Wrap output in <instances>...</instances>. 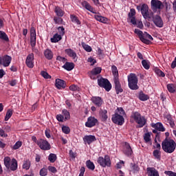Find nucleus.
I'll return each mask as SVG.
<instances>
[{
  "instance_id": "obj_51",
  "label": "nucleus",
  "mask_w": 176,
  "mask_h": 176,
  "mask_svg": "<svg viewBox=\"0 0 176 176\" xmlns=\"http://www.w3.org/2000/svg\"><path fill=\"white\" fill-rule=\"evenodd\" d=\"M155 72L158 76H161L162 78H164L166 76V74H164V72H163L160 69H155Z\"/></svg>"
},
{
  "instance_id": "obj_7",
  "label": "nucleus",
  "mask_w": 176,
  "mask_h": 176,
  "mask_svg": "<svg viewBox=\"0 0 176 176\" xmlns=\"http://www.w3.org/2000/svg\"><path fill=\"white\" fill-rule=\"evenodd\" d=\"M151 7L153 12H157V10H161L164 8V4L160 0H151Z\"/></svg>"
},
{
  "instance_id": "obj_14",
  "label": "nucleus",
  "mask_w": 176,
  "mask_h": 176,
  "mask_svg": "<svg viewBox=\"0 0 176 176\" xmlns=\"http://www.w3.org/2000/svg\"><path fill=\"white\" fill-rule=\"evenodd\" d=\"M123 153L128 156V157H130L133 155V149L131 148V146H130V144L129 142H125L124 148H123Z\"/></svg>"
},
{
  "instance_id": "obj_20",
  "label": "nucleus",
  "mask_w": 176,
  "mask_h": 176,
  "mask_svg": "<svg viewBox=\"0 0 176 176\" xmlns=\"http://www.w3.org/2000/svg\"><path fill=\"white\" fill-rule=\"evenodd\" d=\"M55 86L60 90L61 89H65V87H67V84L64 80L56 78L55 80Z\"/></svg>"
},
{
  "instance_id": "obj_38",
  "label": "nucleus",
  "mask_w": 176,
  "mask_h": 176,
  "mask_svg": "<svg viewBox=\"0 0 176 176\" xmlns=\"http://www.w3.org/2000/svg\"><path fill=\"white\" fill-rule=\"evenodd\" d=\"M61 39H63L61 35H59L58 33H56L54 35L53 38H51V42L52 43H56V42L61 41Z\"/></svg>"
},
{
  "instance_id": "obj_58",
  "label": "nucleus",
  "mask_w": 176,
  "mask_h": 176,
  "mask_svg": "<svg viewBox=\"0 0 176 176\" xmlns=\"http://www.w3.org/2000/svg\"><path fill=\"white\" fill-rule=\"evenodd\" d=\"M144 140L145 142H149L151 141V133H146L144 134Z\"/></svg>"
},
{
  "instance_id": "obj_45",
  "label": "nucleus",
  "mask_w": 176,
  "mask_h": 176,
  "mask_svg": "<svg viewBox=\"0 0 176 176\" xmlns=\"http://www.w3.org/2000/svg\"><path fill=\"white\" fill-rule=\"evenodd\" d=\"M101 67H95L91 71V74H92V75H98L101 74Z\"/></svg>"
},
{
  "instance_id": "obj_53",
  "label": "nucleus",
  "mask_w": 176,
  "mask_h": 176,
  "mask_svg": "<svg viewBox=\"0 0 176 176\" xmlns=\"http://www.w3.org/2000/svg\"><path fill=\"white\" fill-rule=\"evenodd\" d=\"M58 32L60 36H64V34H65V29L63 26H60L58 28Z\"/></svg>"
},
{
  "instance_id": "obj_40",
  "label": "nucleus",
  "mask_w": 176,
  "mask_h": 176,
  "mask_svg": "<svg viewBox=\"0 0 176 176\" xmlns=\"http://www.w3.org/2000/svg\"><path fill=\"white\" fill-rule=\"evenodd\" d=\"M0 39H2V41H5L6 42H9V37L8 36V34L3 31L0 30Z\"/></svg>"
},
{
  "instance_id": "obj_47",
  "label": "nucleus",
  "mask_w": 176,
  "mask_h": 176,
  "mask_svg": "<svg viewBox=\"0 0 176 176\" xmlns=\"http://www.w3.org/2000/svg\"><path fill=\"white\" fill-rule=\"evenodd\" d=\"M142 65L145 69H149L151 65H149V61L146 60H142Z\"/></svg>"
},
{
  "instance_id": "obj_41",
  "label": "nucleus",
  "mask_w": 176,
  "mask_h": 176,
  "mask_svg": "<svg viewBox=\"0 0 176 176\" xmlns=\"http://www.w3.org/2000/svg\"><path fill=\"white\" fill-rule=\"evenodd\" d=\"M48 160L50 163H54L57 160V155L54 153H50L48 156Z\"/></svg>"
},
{
  "instance_id": "obj_22",
  "label": "nucleus",
  "mask_w": 176,
  "mask_h": 176,
  "mask_svg": "<svg viewBox=\"0 0 176 176\" xmlns=\"http://www.w3.org/2000/svg\"><path fill=\"white\" fill-rule=\"evenodd\" d=\"M83 141L84 142H85V144H88V145H90V144H92V142L97 141V139L96 138L95 135H87L83 138Z\"/></svg>"
},
{
  "instance_id": "obj_64",
  "label": "nucleus",
  "mask_w": 176,
  "mask_h": 176,
  "mask_svg": "<svg viewBox=\"0 0 176 176\" xmlns=\"http://www.w3.org/2000/svg\"><path fill=\"white\" fill-rule=\"evenodd\" d=\"M69 90L72 91H77V90H79V87L75 85H72L69 87Z\"/></svg>"
},
{
  "instance_id": "obj_24",
  "label": "nucleus",
  "mask_w": 176,
  "mask_h": 176,
  "mask_svg": "<svg viewBox=\"0 0 176 176\" xmlns=\"http://www.w3.org/2000/svg\"><path fill=\"white\" fill-rule=\"evenodd\" d=\"M146 171L148 176H160V175H159V171L154 167H148Z\"/></svg>"
},
{
  "instance_id": "obj_23",
  "label": "nucleus",
  "mask_w": 176,
  "mask_h": 176,
  "mask_svg": "<svg viewBox=\"0 0 176 176\" xmlns=\"http://www.w3.org/2000/svg\"><path fill=\"white\" fill-rule=\"evenodd\" d=\"M164 118L166 120L167 123H169L171 129H174V127H175V123L174 122V120L173 119V116H171V114H165Z\"/></svg>"
},
{
  "instance_id": "obj_36",
  "label": "nucleus",
  "mask_w": 176,
  "mask_h": 176,
  "mask_svg": "<svg viewBox=\"0 0 176 176\" xmlns=\"http://www.w3.org/2000/svg\"><path fill=\"white\" fill-rule=\"evenodd\" d=\"M138 98L140 100V101H148V100H149V96L144 94L143 91H140Z\"/></svg>"
},
{
  "instance_id": "obj_9",
  "label": "nucleus",
  "mask_w": 176,
  "mask_h": 176,
  "mask_svg": "<svg viewBox=\"0 0 176 176\" xmlns=\"http://www.w3.org/2000/svg\"><path fill=\"white\" fill-rule=\"evenodd\" d=\"M111 120L113 123L118 124V126H123V124L124 123V118L118 113H116L112 116Z\"/></svg>"
},
{
  "instance_id": "obj_46",
  "label": "nucleus",
  "mask_w": 176,
  "mask_h": 176,
  "mask_svg": "<svg viewBox=\"0 0 176 176\" xmlns=\"http://www.w3.org/2000/svg\"><path fill=\"white\" fill-rule=\"evenodd\" d=\"M22 145H23V142L21 141H18L12 147V149H13L14 151H16V149H19V148H21Z\"/></svg>"
},
{
  "instance_id": "obj_4",
  "label": "nucleus",
  "mask_w": 176,
  "mask_h": 176,
  "mask_svg": "<svg viewBox=\"0 0 176 176\" xmlns=\"http://www.w3.org/2000/svg\"><path fill=\"white\" fill-rule=\"evenodd\" d=\"M98 85L100 87H102L106 91H111V89H112V85L109 82V80L107 78H100L98 79Z\"/></svg>"
},
{
  "instance_id": "obj_8",
  "label": "nucleus",
  "mask_w": 176,
  "mask_h": 176,
  "mask_svg": "<svg viewBox=\"0 0 176 176\" xmlns=\"http://www.w3.org/2000/svg\"><path fill=\"white\" fill-rule=\"evenodd\" d=\"M151 127H153V129H155L153 130V133L154 134H156L155 137H157V135H159V131H166V128H164L162 122H157L155 124L152 123Z\"/></svg>"
},
{
  "instance_id": "obj_32",
  "label": "nucleus",
  "mask_w": 176,
  "mask_h": 176,
  "mask_svg": "<svg viewBox=\"0 0 176 176\" xmlns=\"http://www.w3.org/2000/svg\"><path fill=\"white\" fill-rule=\"evenodd\" d=\"M94 19L97 21H100V23H106L108 21V19L105 16H102L100 15H94Z\"/></svg>"
},
{
  "instance_id": "obj_5",
  "label": "nucleus",
  "mask_w": 176,
  "mask_h": 176,
  "mask_svg": "<svg viewBox=\"0 0 176 176\" xmlns=\"http://www.w3.org/2000/svg\"><path fill=\"white\" fill-rule=\"evenodd\" d=\"M98 163L101 167H111V157L109 155H104V157H99Z\"/></svg>"
},
{
  "instance_id": "obj_34",
  "label": "nucleus",
  "mask_w": 176,
  "mask_h": 176,
  "mask_svg": "<svg viewBox=\"0 0 176 176\" xmlns=\"http://www.w3.org/2000/svg\"><path fill=\"white\" fill-rule=\"evenodd\" d=\"M167 90L169 93H175L176 91V84L170 83L166 85Z\"/></svg>"
},
{
  "instance_id": "obj_39",
  "label": "nucleus",
  "mask_w": 176,
  "mask_h": 176,
  "mask_svg": "<svg viewBox=\"0 0 176 176\" xmlns=\"http://www.w3.org/2000/svg\"><path fill=\"white\" fill-rule=\"evenodd\" d=\"M130 167L131 169V171H133L134 173H138L140 171V166L135 163H131Z\"/></svg>"
},
{
  "instance_id": "obj_18",
  "label": "nucleus",
  "mask_w": 176,
  "mask_h": 176,
  "mask_svg": "<svg viewBox=\"0 0 176 176\" xmlns=\"http://www.w3.org/2000/svg\"><path fill=\"white\" fill-rule=\"evenodd\" d=\"M25 64L28 68H34V54L32 53L28 55Z\"/></svg>"
},
{
  "instance_id": "obj_13",
  "label": "nucleus",
  "mask_w": 176,
  "mask_h": 176,
  "mask_svg": "<svg viewBox=\"0 0 176 176\" xmlns=\"http://www.w3.org/2000/svg\"><path fill=\"white\" fill-rule=\"evenodd\" d=\"M151 19L155 25H156V27H158L159 28H163L164 22L163 19H162V16L159 15H154Z\"/></svg>"
},
{
  "instance_id": "obj_50",
  "label": "nucleus",
  "mask_w": 176,
  "mask_h": 176,
  "mask_svg": "<svg viewBox=\"0 0 176 176\" xmlns=\"http://www.w3.org/2000/svg\"><path fill=\"white\" fill-rule=\"evenodd\" d=\"M41 75L44 78V79H52V76H50L47 72L41 71Z\"/></svg>"
},
{
  "instance_id": "obj_33",
  "label": "nucleus",
  "mask_w": 176,
  "mask_h": 176,
  "mask_svg": "<svg viewBox=\"0 0 176 176\" xmlns=\"http://www.w3.org/2000/svg\"><path fill=\"white\" fill-rule=\"evenodd\" d=\"M85 164L87 168H89V170H91V171H94L96 168V165H94V163L93 162H91L90 160H87L85 162Z\"/></svg>"
},
{
  "instance_id": "obj_25",
  "label": "nucleus",
  "mask_w": 176,
  "mask_h": 176,
  "mask_svg": "<svg viewBox=\"0 0 176 176\" xmlns=\"http://www.w3.org/2000/svg\"><path fill=\"white\" fill-rule=\"evenodd\" d=\"M107 113H108V111H107V109H100L99 115L101 118L102 122H107V120H108V115Z\"/></svg>"
},
{
  "instance_id": "obj_12",
  "label": "nucleus",
  "mask_w": 176,
  "mask_h": 176,
  "mask_svg": "<svg viewBox=\"0 0 176 176\" xmlns=\"http://www.w3.org/2000/svg\"><path fill=\"white\" fill-rule=\"evenodd\" d=\"M91 101L97 108H101L104 104V100L100 96H92Z\"/></svg>"
},
{
  "instance_id": "obj_62",
  "label": "nucleus",
  "mask_w": 176,
  "mask_h": 176,
  "mask_svg": "<svg viewBox=\"0 0 176 176\" xmlns=\"http://www.w3.org/2000/svg\"><path fill=\"white\" fill-rule=\"evenodd\" d=\"M82 47L86 52H88V53H90V52L92 50L91 47H90L89 45H82Z\"/></svg>"
},
{
  "instance_id": "obj_10",
  "label": "nucleus",
  "mask_w": 176,
  "mask_h": 176,
  "mask_svg": "<svg viewBox=\"0 0 176 176\" xmlns=\"http://www.w3.org/2000/svg\"><path fill=\"white\" fill-rule=\"evenodd\" d=\"M10 63H12V56L9 55L0 56V65H3V67H9Z\"/></svg>"
},
{
  "instance_id": "obj_11",
  "label": "nucleus",
  "mask_w": 176,
  "mask_h": 176,
  "mask_svg": "<svg viewBox=\"0 0 176 176\" xmlns=\"http://www.w3.org/2000/svg\"><path fill=\"white\" fill-rule=\"evenodd\" d=\"M140 39L142 42L145 43V45H149L151 44V41H153V38L152 37V36L148 34V32H146L142 34Z\"/></svg>"
},
{
  "instance_id": "obj_63",
  "label": "nucleus",
  "mask_w": 176,
  "mask_h": 176,
  "mask_svg": "<svg viewBox=\"0 0 176 176\" xmlns=\"http://www.w3.org/2000/svg\"><path fill=\"white\" fill-rule=\"evenodd\" d=\"M8 84L10 86L14 87L17 85V80H11L8 81Z\"/></svg>"
},
{
  "instance_id": "obj_55",
  "label": "nucleus",
  "mask_w": 176,
  "mask_h": 176,
  "mask_svg": "<svg viewBox=\"0 0 176 176\" xmlns=\"http://www.w3.org/2000/svg\"><path fill=\"white\" fill-rule=\"evenodd\" d=\"M39 174L41 176H46L47 175V168L43 167L40 170Z\"/></svg>"
},
{
  "instance_id": "obj_61",
  "label": "nucleus",
  "mask_w": 176,
  "mask_h": 176,
  "mask_svg": "<svg viewBox=\"0 0 176 176\" xmlns=\"http://www.w3.org/2000/svg\"><path fill=\"white\" fill-rule=\"evenodd\" d=\"M164 174L168 176H176V173L171 170H165Z\"/></svg>"
},
{
  "instance_id": "obj_28",
  "label": "nucleus",
  "mask_w": 176,
  "mask_h": 176,
  "mask_svg": "<svg viewBox=\"0 0 176 176\" xmlns=\"http://www.w3.org/2000/svg\"><path fill=\"white\" fill-rule=\"evenodd\" d=\"M112 74L113 75V80L119 79V71H118V67L115 65L111 67Z\"/></svg>"
},
{
  "instance_id": "obj_26",
  "label": "nucleus",
  "mask_w": 176,
  "mask_h": 176,
  "mask_svg": "<svg viewBox=\"0 0 176 176\" xmlns=\"http://www.w3.org/2000/svg\"><path fill=\"white\" fill-rule=\"evenodd\" d=\"M63 68L66 69V71H72L75 68V64L74 63L66 62L63 66Z\"/></svg>"
},
{
  "instance_id": "obj_57",
  "label": "nucleus",
  "mask_w": 176,
  "mask_h": 176,
  "mask_svg": "<svg viewBox=\"0 0 176 176\" xmlns=\"http://www.w3.org/2000/svg\"><path fill=\"white\" fill-rule=\"evenodd\" d=\"M128 17L131 18V17H135V10L134 8H131L130 10V12L128 14Z\"/></svg>"
},
{
  "instance_id": "obj_2",
  "label": "nucleus",
  "mask_w": 176,
  "mask_h": 176,
  "mask_svg": "<svg viewBox=\"0 0 176 176\" xmlns=\"http://www.w3.org/2000/svg\"><path fill=\"white\" fill-rule=\"evenodd\" d=\"M128 78V87L131 90H138L140 87L138 86V77L135 74L131 73L127 76Z\"/></svg>"
},
{
  "instance_id": "obj_1",
  "label": "nucleus",
  "mask_w": 176,
  "mask_h": 176,
  "mask_svg": "<svg viewBox=\"0 0 176 176\" xmlns=\"http://www.w3.org/2000/svg\"><path fill=\"white\" fill-rule=\"evenodd\" d=\"M162 148L165 153H174L176 149L175 141L173 139L165 138L162 142Z\"/></svg>"
},
{
  "instance_id": "obj_54",
  "label": "nucleus",
  "mask_w": 176,
  "mask_h": 176,
  "mask_svg": "<svg viewBox=\"0 0 176 176\" xmlns=\"http://www.w3.org/2000/svg\"><path fill=\"white\" fill-rule=\"evenodd\" d=\"M62 131L64 134H69V133H71V129L67 126H62Z\"/></svg>"
},
{
  "instance_id": "obj_43",
  "label": "nucleus",
  "mask_w": 176,
  "mask_h": 176,
  "mask_svg": "<svg viewBox=\"0 0 176 176\" xmlns=\"http://www.w3.org/2000/svg\"><path fill=\"white\" fill-rule=\"evenodd\" d=\"M149 10V7L144 3L142 5V8H141V13H142V15L143 14H146V12H148Z\"/></svg>"
},
{
  "instance_id": "obj_44",
  "label": "nucleus",
  "mask_w": 176,
  "mask_h": 176,
  "mask_svg": "<svg viewBox=\"0 0 176 176\" xmlns=\"http://www.w3.org/2000/svg\"><path fill=\"white\" fill-rule=\"evenodd\" d=\"M12 115H13V111H12V109H8L6 112L4 120L6 122H8V120H9L10 118H12Z\"/></svg>"
},
{
  "instance_id": "obj_56",
  "label": "nucleus",
  "mask_w": 176,
  "mask_h": 176,
  "mask_svg": "<svg viewBox=\"0 0 176 176\" xmlns=\"http://www.w3.org/2000/svg\"><path fill=\"white\" fill-rule=\"evenodd\" d=\"M54 21L56 24H61L63 23V19L60 16H54Z\"/></svg>"
},
{
  "instance_id": "obj_3",
  "label": "nucleus",
  "mask_w": 176,
  "mask_h": 176,
  "mask_svg": "<svg viewBox=\"0 0 176 176\" xmlns=\"http://www.w3.org/2000/svg\"><path fill=\"white\" fill-rule=\"evenodd\" d=\"M132 118L134 119L135 122L139 124V128L144 127V125L146 124V119L145 117L142 116L141 113L138 111H133L132 113Z\"/></svg>"
},
{
  "instance_id": "obj_19",
  "label": "nucleus",
  "mask_w": 176,
  "mask_h": 176,
  "mask_svg": "<svg viewBox=\"0 0 176 176\" xmlns=\"http://www.w3.org/2000/svg\"><path fill=\"white\" fill-rule=\"evenodd\" d=\"M82 6L89 12H91V13H94V14H97V12H96V9H94V8H93V6H91L90 3H89V2L84 1L82 3Z\"/></svg>"
},
{
  "instance_id": "obj_59",
  "label": "nucleus",
  "mask_w": 176,
  "mask_h": 176,
  "mask_svg": "<svg viewBox=\"0 0 176 176\" xmlns=\"http://www.w3.org/2000/svg\"><path fill=\"white\" fill-rule=\"evenodd\" d=\"M47 170H50V172L52 173L53 174H56V173H57V168L52 166H49Z\"/></svg>"
},
{
  "instance_id": "obj_49",
  "label": "nucleus",
  "mask_w": 176,
  "mask_h": 176,
  "mask_svg": "<svg viewBox=\"0 0 176 176\" xmlns=\"http://www.w3.org/2000/svg\"><path fill=\"white\" fill-rule=\"evenodd\" d=\"M62 113L64 114L65 120H68L70 119L71 116L69 115V111L67 109H63Z\"/></svg>"
},
{
  "instance_id": "obj_52",
  "label": "nucleus",
  "mask_w": 176,
  "mask_h": 176,
  "mask_svg": "<svg viewBox=\"0 0 176 176\" xmlns=\"http://www.w3.org/2000/svg\"><path fill=\"white\" fill-rule=\"evenodd\" d=\"M69 155L72 160H75L76 156H78V154L76 153V152H74L72 150H69Z\"/></svg>"
},
{
  "instance_id": "obj_29",
  "label": "nucleus",
  "mask_w": 176,
  "mask_h": 176,
  "mask_svg": "<svg viewBox=\"0 0 176 176\" xmlns=\"http://www.w3.org/2000/svg\"><path fill=\"white\" fill-rule=\"evenodd\" d=\"M44 56L47 60H52L53 58V52L49 49H46L44 51Z\"/></svg>"
},
{
  "instance_id": "obj_15",
  "label": "nucleus",
  "mask_w": 176,
  "mask_h": 176,
  "mask_svg": "<svg viewBox=\"0 0 176 176\" xmlns=\"http://www.w3.org/2000/svg\"><path fill=\"white\" fill-rule=\"evenodd\" d=\"M97 123H98V120L94 117L90 116L87 118V122H85V126L86 127L91 129V127H94Z\"/></svg>"
},
{
  "instance_id": "obj_17",
  "label": "nucleus",
  "mask_w": 176,
  "mask_h": 176,
  "mask_svg": "<svg viewBox=\"0 0 176 176\" xmlns=\"http://www.w3.org/2000/svg\"><path fill=\"white\" fill-rule=\"evenodd\" d=\"M30 43L36 45V30L34 27L30 28Z\"/></svg>"
},
{
  "instance_id": "obj_21",
  "label": "nucleus",
  "mask_w": 176,
  "mask_h": 176,
  "mask_svg": "<svg viewBox=\"0 0 176 176\" xmlns=\"http://www.w3.org/2000/svg\"><path fill=\"white\" fill-rule=\"evenodd\" d=\"M65 52L69 57H71L74 61H78V56L76 55V52L72 49H66Z\"/></svg>"
},
{
  "instance_id": "obj_6",
  "label": "nucleus",
  "mask_w": 176,
  "mask_h": 176,
  "mask_svg": "<svg viewBox=\"0 0 176 176\" xmlns=\"http://www.w3.org/2000/svg\"><path fill=\"white\" fill-rule=\"evenodd\" d=\"M38 146L41 149V151H50L52 149V146L47 140L45 139H38Z\"/></svg>"
},
{
  "instance_id": "obj_16",
  "label": "nucleus",
  "mask_w": 176,
  "mask_h": 176,
  "mask_svg": "<svg viewBox=\"0 0 176 176\" xmlns=\"http://www.w3.org/2000/svg\"><path fill=\"white\" fill-rule=\"evenodd\" d=\"M113 82L116 94H120V93H123V88H122V84H120L119 78H116V80H113Z\"/></svg>"
},
{
  "instance_id": "obj_48",
  "label": "nucleus",
  "mask_w": 176,
  "mask_h": 176,
  "mask_svg": "<svg viewBox=\"0 0 176 176\" xmlns=\"http://www.w3.org/2000/svg\"><path fill=\"white\" fill-rule=\"evenodd\" d=\"M30 167H31V162L30 160L25 161L23 164V168L30 170Z\"/></svg>"
},
{
  "instance_id": "obj_27",
  "label": "nucleus",
  "mask_w": 176,
  "mask_h": 176,
  "mask_svg": "<svg viewBox=\"0 0 176 176\" xmlns=\"http://www.w3.org/2000/svg\"><path fill=\"white\" fill-rule=\"evenodd\" d=\"M144 19H145V20H148V21H151V20H152V18L154 16L153 12H152L151 10L149 11V10L146 12V14H142Z\"/></svg>"
},
{
  "instance_id": "obj_60",
  "label": "nucleus",
  "mask_w": 176,
  "mask_h": 176,
  "mask_svg": "<svg viewBox=\"0 0 176 176\" xmlns=\"http://www.w3.org/2000/svg\"><path fill=\"white\" fill-rule=\"evenodd\" d=\"M56 120H58V122H60V123H63V122H64V116L61 114L56 115Z\"/></svg>"
},
{
  "instance_id": "obj_42",
  "label": "nucleus",
  "mask_w": 176,
  "mask_h": 176,
  "mask_svg": "<svg viewBox=\"0 0 176 176\" xmlns=\"http://www.w3.org/2000/svg\"><path fill=\"white\" fill-rule=\"evenodd\" d=\"M55 13L58 17H63L64 16V11L60 8V7H56L55 8Z\"/></svg>"
},
{
  "instance_id": "obj_37",
  "label": "nucleus",
  "mask_w": 176,
  "mask_h": 176,
  "mask_svg": "<svg viewBox=\"0 0 176 176\" xmlns=\"http://www.w3.org/2000/svg\"><path fill=\"white\" fill-rule=\"evenodd\" d=\"M153 155L154 156L155 159L158 161H160L162 159V152L160 150H154L153 152Z\"/></svg>"
},
{
  "instance_id": "obj_30",
  "label": "nucleus",
  "mask_w": 176,
  "mask_h": 176,
  "mask_svg": "<svg viewBox=\"0 0 176 176\" xmlns=\"http://www.w3.org/2000/svg\"><path fill=\"white\" fill-rule=\"evenodd\" d=\"M17 160L13 158L11 161V165H10V169L11 170V171H16V170H17Z\"/></svg>"
},
{
  "instance_id": "obj_35",
  "label": "nucleus",
  "mask_w": 176,
  "mask_h": 176,
  "mask_svg": "<svg viewBox=\"0 0 176 176\" xmlns=\"http://www.w3.org/2000/svg\"><path fill=\"white\" fill-rule=\"evenodd\" d=\"M4 166L7 168V170L10 169V163H12V160L10 158V157H5L4 160Z\"/></svg>"
},
{
  "instance_id": "obj_31",
  "label": "nucleus",
  "mask_w": 176,
  "mask_h": 176,
  "mask_svg": "<svg viewBox=\"0 0 176 176\" xmlns=\"http://www.w3.org/2000/svg\"><path fill=\"white\" fill-rule=\"evenodd\" d=\"M70 19L74 24H76L77 25H80L82 24V22H80L79 18H78V16H76L75 14H71Z\"/></svg>"
}]
</instances>
